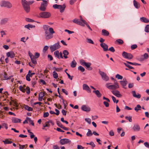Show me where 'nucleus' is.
<instances>
[{"mask_svg":"<svg viewBox=\"0 0 149 149\" xmlns=\"http://www.w3.org/2000/svg\"><path fill=\"white\" fill-rule=\"evenodd\" d=\"M47 5V2L46 0H43L39 8V9L41 11H45L46 10Z\"/></svg>","mask_w":149,"mask_h":149,"instance_id":"39448f33","label":"nucleus"},{"mask_svg":"<svg viewBox=\"0 0 149 149\" xmlns=\"http://www.w3.org/2000/svg\"><path fill=\"white\" fill-rule=\"evenodd\" d=\"M93 93H95L97 96L98 97H100L102 95V94L100 93V91L98 90L93 91Z\"/></svg>","mask_w":149,"mask_h":149,"instance_id":"a878e982","label":"nucleus"},{"mask_svg":"<svg viewBox=\"0 0 149 149\" xmlns=\"http://www.w3.org/2000/svg\"><path fill=\"white\" fill-rule=\"evenodd\" d=\"M39 17L42 18H48L51 17V13L49 12L44 11L41 12L39 14Z\"/></svg>","mask_w":149,"mask_h":149,"instance_id":"7ed1b4c3","label":"nucleus"},{"mask_svg":"<svg viewBox=\"0 0 149 149\" xmlns=\"http://www.w3.org/2000/svg\"><path fill=\"white\" fill-rule=\"evenodd\" d=\"M45 92L44 91L43 92H40L39 95V96L43 97H44L45 95Z\"/></svg>","mask_w":149,"mask_h":149,"instance_id":"8fccbe9b","label":"nucleus"},{"mask_svg":"<svg viewBox=\"0 0 149 149\" xmlns=\"http://www.w3.org/2000/svg\"><path fill=\"white\" fill-rule=\"evenodd\" d=\"M21 120L20 119L13 118L12 119V122L13 123H17L20 122Z\"/></svg>","mask_w":149,"mask_h":149,"instance_id":"c85d7f7f","label":"nucleus"},{"mask_svg":"<svg viewBox=\"0 0 149 149\" xmlns=\"http://www.w3.org/2000/svg\"><path fill=\"white\" fill-rule=\"evenodd\" d=\"M59 6L58 9H60L61 13H63L64 12L65 8V4H63L62 6L61 5H60Z\"/></svg>","mask_w":149,"mask_h":149,"instance_id":"4be33fe9","label":"nucleus"},{"mask_svg":"<svg viewBox=\"0 0 149 149\" xmlns=\"http://www.w3.org/2000/svg\"><path fill=\"white\" fill-rule=\"evenodd\" d=\"M2 142L4 143L5 144H11L13 143L12 141L9 140L8 139H6L5 140H3Z\"/></svg>","mask_w":149,"mask_h":149,"instance_id":"7c9ffc66","label":"nucleus"},{"mask_svg":"<svg viewBox=\"0 0 149 149\" xmlns=\"http://www.w3.org/2000/svg\"><path fill=\"white\" fill-rule=\"evenodd\" d=\"M85 120L89 124H90L91 122V120L89 118H86L85 119Z\"/></svg>","mask_w":149,"mask_h":149,"instance_id":"e2e57ef3","label":"nucleus"},{"mask_svg":"<svg viewBox=\"0 0 149 149\" xmlns=\"http://www.w3.org/2000/svg\"><path fill=\"white\" fill-rule=\"evenodd\" d=\"M78 70H80L81 72H83L85 71L84 68L81 66H79L78 68Z\"/></svg>","mask_w":149,"mask_h":149,"instance_id":"58836bf2","label":"nucleus"},{"mask_svg":"<svg viewBox=\"0 0 149 149\" xmlns=\"http://www.w3.org/2000/svg\"><path fill=\"white\" fill-rule=\"evenodd\" d=\"M12 77V76H10L9 77H8L7 74L6 73V72H4L3 75V77L4 78V80H8L10 79H11V78Z\"/></svg>","mask_w":149,"mask_h":149,"instance_id":"393cba45","label":"nucleus"},{"mask_svg":"<svg viewBox=\"0 0 149 149\" xmlns=\"http://www.w3.org/2000/svg\"><path fill=\"white\" fill-rule=\"evenodd\" d=\"M77 65V63L74 60H73L72 61V63H71L70 66L72 68H74Z\"/></svg>","mask_w":149,"mask_h":149,"instance_id":"2f4dec72","label":"nucleus"},{"mask_svg":"<svg viewBox=\"0 0 149 149\" xmlns=\"http://www.w3.org/2000/svg\"><path fill=\"white\" fill-rule=\"evenodd\" d=\"M133 129L134 131H139L140 129V128L138 125H135L134 126Z\"/></svg>","mask_w":149,"mask_h":149,"instance_id":"bb28decb","label":"nucleus"},{"mask_svg":"<svg viewBox=\"0 0 149 149\" xmlns=\"http://www.w3.org/2000/svg\"><path fill=\"white\" fill-rule=\"evenodd\" d=\"M140 19L141 22H143L148 23L149 22V19L145 17H141Z\"/></svg>","mask_w":149,"mask_h":149,"instance_id":"cd10ccee","label":"nucleus"},{"mask_svg":"<svg viewBox=\"0 0 149 149\" xmlns=\"http://www.w3.org/2000/svg\"><path fill=\"white\" fill-rule=\"evenodd\" d=\"M83 89L88 91V93H91V89L86 84H84L83 85Z\"/></svg>","mask_w":149,"mask_h":149,"instance_id":"6ab92c4d","label":"nucleus"},{"mask_svg":"<svg viewBox=\"0 0 149 149\" xmlns=\"http://www.w3.org/2000/svg\"><path fill=\"white\" fill-rule=\"evenodd\" d=\"M116 78H117L118 79H121L123 78V77L122 76L118 74L116 75Z\"/></svg>","mask_w":149,"mask_h":149,"instance_id":"603ef678","label":"nucleus"},{"mask_svg":"<svg viewBox=\"0 0 149 149\" xmlns=\"http://www.w3.org/2000/svg\"><path fill=\"white\" fill-rule=\"evenodd\" d=\"M56 123L58 127H61L62 128L63 126L62 124L59 121H57Z\"/></svg>","mask_w":149,"mask_h":149,"instance_id":"c03bdc74","label":"nucleus"},{"mask_svg":"<svg viewBox=\"0 0 149 149\" xmlns=\"http://www.w3.org/2000/svg\"><path fill=\"white\" fill-rule=\"evenodd\" d=\"M93 134V133L91 130L90 129H88V132L86 134V135L88 136H91Z\"/></svg>","mask_w":149,"mask_h":149,"instance_id":"4c0bfd02","label":"nucleus"},{"mask_svg":"<svg viewBox=\"0 0 149 149\" xmlns=\"http://www.w3.org/2000/svg\"><path fill=\"white\" fill-rule=\"evenodd\" d=\"M145 31L146 32H149V25H147L146 26L145 29Z\"/></svg>","mask_w":149,"mask_h":149,"instance_id":"a18cd8bd","label":"nucleus"},{"mask_svg":"<svg viewBox=\"0 0 149 149\" xmlns=\"http://www.w3.org/2000/svg\"><path fill=\"white\" fill-rule=\"evenodd\" d=\"M54 54L55 56L56 57H57L58 59H59V51L58 50H57L54 52Z\"/></svg>","mask_w":149,"mask_h":149,"instance_id":"c9c22d12","label":"nucleus"},{"mask_svg":"<svg viewBox=\"0 0 149 149\" xmlns=\"http://www.w3.org/2000/svg\"><path fill=\"white\" fill-rule=\"evenodd\" d=\"M8 21V18H4L1 19L0 22V24L1 25H4L7 23Z\"/></svg>","mask_w":149,"mask_h":149,"instance_id":"aec40b11","label":"nucleus"},{"mask_svg":"<svg viewBox=\"0 0 149 149\" xmlns=\"http://www.w3.org/2000/svg\"><path fill=\"white\" fill-rule=\"evenodd\" d=\"M24 27L25 28L30 29V28H35V25H32L29 24L27 25H25Z\"/></svg>","mask_w":149,"mask_h":149,"instance_id":"473e14b6","label":"nucleus"},{"mask_svg":"<svg viewBox=\"0 0 149 149\" xmlns=\"http://www.w3.org/2000/svg\"><path fill=\"white\" fill-rule=\"evenodd\" d=\"M81 109L82 110L85 111H89L91 110L90 108L86 105H84L82 106Z\"/></svg>","mask_w":149,"mask_h":149,"instance_id":"dca6fc26","label":"nucleus"},{"mask_svg":"<svg viewBox=\"0 0 149 149\" xmlns=\"http://www.w3.org/2000/svg\"><path fill=\"white\" fill-rule=\"evenodd\" d=\"M108 50L112 52H113L115 51V50L113 47H110L109 49Z\"/></svg>","mask_w":149,"mask_h":149,"instance_id":"0e129e2a","label":"nucleus"},{"mask_svg":"<svg viewBox=\"0 0 149 149\" xmlns=\"http://www.w3.org/2000/svg\"><path fill=\"white\" fill-rule=\"evenodd\" d=\"M123 56L125 58L131 59L133 58V56L130 53H128L123 52L122 54Z\"/></svg>","mask_w":149,"mask_h":149,"instance_id":"6e6552de","label":"nucleus"},{"mask_svg":"<svg viewBox=\"0 0 149 149\" xmlns=\"http://www.w3.org/2000/svg\"><path fill=\"white\" fill-rule=\"evenodd\" d=\"M125 118L127 120H128L130 122H132V121L131 116H130L129 117L126 116Z\"/></svg>","mask_w":149,"mask_h":149,"instance_id":"4d7b16f0","label":"nucleus"},{"mask_svg":"<svg viewBox=\"0 0 149 149\" xmlns=\"http://www.w3.org/2000/svg\"><path fill=\"white\" fill-rule=\"evenodd\" d=\"M144 145L147 148H149V143L148 142H145L144 143Z\"/></svg>","mask_w":149,"mask_h":149,"instance_id":"774afa93","label":"nucleus"},{"mask_svg":"<svg viewBox=\"0 0 149 149\" xmlns=\"http://www.w3.org/2000/svg\"><path fill=\"white\" fill-rule=\"evenodd\" d=\"M26 93L27 94H29L30 93V88L28 86H27L26 88Z\"/></svg>","mask_w":149,"mask_h":149,"instance_id":"09e8293b","label":"nucleus"},{"mask_svg":"<svg viewBox=\"0 0 149 149\" xmlns=\"http://www.w3.org/2000/svg\"><path fill=\"white\" fill-rule=\"evenodd\" d=\"M111 92L114 95L118 97H120L122 96V95L120 94V92L118 90H112Z\"/></svg>","mask_w":149,"mask_h":149,"instance_id":"9b49d317","label":"nucleus"},{"mask_svg":"<svg viewBox=\"0 0 149 149\" xmlns=\"http://www.w3.org/2000/svg\"><path fill=\"white\" fill-rule=\"evenodd\" d=\"M86 144L87 145H90L92 147V148H93L95 146V145L94 144V143L92 142L91 141L90 143H86Z\"/></svg>","mask_w":149,"mask_h":149,"instance_id":"79ce46f5","label":"nucleus"},{"mask_svg":"<svg viewBox=\"0 0 149 149\" xmlns=\"http://www.w3.org/2000/svg\"><path fill=\"white\" fill-rule=\"evenodd\" d=\"M24 107L25 109L29 111H32L33 109L32 108L29 107L27 105H24Z\"/></svg>","mask_w":149,"mask_h":149,"instance_id":"c756f323","label":"nucleus"},{"mask_svg":"<svg viewBox=\"0 0 149 149\" xmlns=\"http://www.w3.org/2000/svg\"><path fill=\"white\" fill-rule=\"evenodd\" d=\"M112 100L114 103L116 102V103H117L119 101L118 100H116V98L112 96Z\"/></svg>","mask_w":149,"mask_h":149,"instance_id":"864d4df0","label":"nucleus"},{"mask_svg":"<svg viewBox=\"0 0 149 149\" xmlns=\"http://www.w3.org/2000/svg\"><path fill=\"white\" fill-rule=\"evenodd\" d=\"M62 91L63 93H65L66 95H67L68 94V91H66V90L64 89H62Z\"/></svg>","mask_w":149,"mask_h":149,"instance_id":"69168bd1","label":"nucleus"},{"mask_svg":"<svg viewBox=\"0 0 149 149\" xmlns=\"http://www.w3.org/2000/svg\"><path fill=\"white\" fill-rule=\"evenodd\" d=\"M80 63L82 65L85 66L88 70H91L92 69V67H90V66L91 65V63H90L86 62L84 60H81L80 61Z\"/></svg>","mask_w":149,"mask_h":149,"instance_id":"20e7f679","label":"nucleus"},{"mask_svg":"<svg viewBox=\"0 0 149 149\" xmlns=\"http://www.w3.org/2000/svg\"><path fill=\"white\" fill-rule=\"evenodd\" d=\"M120 84L123 86V88H126L125 87L127 83V81L126 80V79L125 78H124L123 81H120Z\"/></svg>","mask_w":149,"mask_h":149,"instance_id":"4468645a","label":"nucleus"},{"mask_svg":"<svg viewBox=\"0 0 149 149\" xmlns=\"http://www.w3.org/2000/svg\"><path fill=\"white\" fill-rule=\"evenodd\" d=\"M1 7H7L8 8H10L12 6V4L9 2L4 1L1 3Z\"/></svg>","mask_w":149,"mask_h":149,"instance_id":"423d86ee","label":"nucleus"},{"mask_svg":"<svg viewBox=\"0 0 149 149\" xmlns=\"http://www.w3.org/2000/svg\"><path fill=\"white\" fill-rule=\"evenodd\" d=\"M100 46L103 48L104 51L106 52L108 50V46L105 43H101L100 44Z\"/></svg>","mask_w":149,"mask_h":149,"instance_id":"f8f14e48","label":"nucleus"},{"mask_svg":"<svg viewBox=\"0 0 149 149\" xmlns=\"http://www.w3.org/2000/svg\"><path fill=\"white\" fill-rule=\"evenodd\" d=\"M19 149H23L24 148H26L27 147V144L25 145H21L20 144H19Z\"/></svg>","mask_w":149,"mask_h":149,"instance_id":"f704fd0d","label":"nucleus"},{"mask_svg":"<svg viewBox=\"0 0 149 149\" xmlns=\"http://www.w3.org/2000/svg\"><path fill=\"white\" fill-rule=\"evenodd\" d=\"M116 41L117 42L119 45H122L123 43V41L121 39H118L116 40Z\"/></svg>","mask_w":149,"mask_h":149,"instance_id":"37998d69","label":"nucleus"},{"mask_svg":"<svg viewBox=\"0 0 149 149\" xmlns=\"http://www.w3.org/2000/svg\"><path fill=\"white\" fill-rule=\"evenodd\" d=\"M71 141L68 139H61L60 141V143L62 145L67 144L68 143L70 142Z\"/></svg>","mask_w":149,"mask_h":149,"instance_id":"9d476101","label":"nucleus"},{"mask_svg":"<svg viewBox=\"0 0 149 149\" xmlns=\"http://www.w3.org/2000/svg\"><path fill=\"white\" fill-rule=\"evenodd\" d=\"M133 2L134 6L136 8L138 9L140 8V5L136 1L134 0Z\"/></svg>","mask_w":149,"mask_h":149,"instance_id":"5701e85b","label":"nucleus"},{"mask_svg":"<svg viewBox=\"0 0 149 149\" xmlns=\"http://www.w3.org/2000/svg\"><path fill=\"white\" fill-rule=\"evenodd\" d=\"M40 56V54L39 53L36 52L35 53V56H34L35 58H37L39 57Z\"/></svg>","mask_w":149,"mask_h":149,"instance_id":"338daca9","label":"nucleus"},{"mask_svg":"<svg viewBox=\"0 0 149 149\" xmlns=\"http://www.w3.org/2000/svg\"><path fill=\"white\" fill-rule=\"evenodd\" d=\"M26 119L33 126H34V123L32 120L28 117H27Z\"/></svg>","mask_w":149,"mask_h":149,"instance_id":"49530a36","label":"nucleus"},{"mask_svg":"<svg viewBox=\"0 0 149 149\" xmlns=\"http://www.w3.org/2000/svg\"><path fill=\"white\" fill-rule=\"evenodd\" d=\"M124 64L126 66H127V67H128V68H129V69H134V68L132 67V66L128 65V64H127V63H124Z\"/></svg>","mask_w":149,"mask_h":149,"instance_id":"5fc2aeb1","label":"nucleus"},{"mask_svg":"<svg viewBox=\"0 0 149 149\" xmlns=\"http://www.w3.org/2000/svg\"><path fill=\"white\" fill-rule=\"evenodd\" d=\"M34 2V1H27L25 0H22V4L24 10L27 13H29L30 10V5L32 4Z\"/></svg>","mask_w":149,"mask_h":149,"instance_id":"f03ea898","label":"nucleus"},{"mask_svg":"<svg viewBox=\"0 0 149 149\" xmlns=\"http://www.w3.org/2000/svg\"><path fill=\"white\" fill-rule=\"evenodd\" d=\"M115 85H110L109 89L113 90L118 88L119 86L118 84L117 83H115Z\"/></svg>","mask_w":149,"mask_h":149,"instance_id":"412c9836","label":"nucleus"},{"mask_svg":"<svg viewBox=\"0 0 149 149\" xmlns=\"http://www.w3.org/2000/svg\"><path fill=\"white\" fill-rule=\"evenodd\" d=\"M63 54L64 55L67 56L69 54V52L67 50H64L63 52Z\"/></svg>","mask_w":149,"mask_h":149,"instance_id":"13d9d810","label":"nucleus"},{"mask_svg":"<svg viewBox=\"0 0 149 149\" xmlns=\"http://www.w3.org/2000/svg\"><path fill=\"white\" fill-rule=\"evenodd\" d=\"M61 47V46L59 44V42H58L57 43H56L50 47V49L52 52L58 49Z\"/></svg>","mask_w":149,"mask_h":149,"instance_id":"0eeeda50","label":"nucleus"},{"mask_svg":"<svg viewBox=\"0 0 149 149\" xmlns=\"http://www.w3.org/2000/svg\"><path fill=\"white\" fill-rule=\"evenodd\" d=\"M43 28L45 31V36L46 39L49 40L52 38L53 37V34L55 33L53 29L46 25L43 26Z\"/></svg>","mask_w":149,"mask_h":149,"instance_id":"f257e3e1","label":"nucleus"},{"mask_svg":"<svg viewBox=\"0 0 149 149\" xmlns=\"http://www.w3.org/2000/svg\"><path fill=\"white\" fill-rule=\"evenodd\" d=\"M132 93L133 96L134 97L137 98L138 99H139L141 97V95L139 94L138 93V94L137 95L136 94V92L135 91H132Z\"/></svg>","mask_w":149,"mask_h":149,"instance_id":"b1692460","label":"nucleus"},{"mask_svg":"<svg viewBox=\"0 0 149 149\" xmlns=\"http://www.w3.org/2000/svg\"><path fill=\"white\" fill-rule=\"evenodd\" d=\"M49 115V113L48 112H44L43 114V117L44 118L47 117Z\"/></svg>","mask_w":149,"mask_h":149,"instance_id":"bf43d9fd","label":"nucleus"},{"mask_svg":"<svg viewBox=\"0 0 149 149\" xmlns=\"http://www.w3.org/2000/svg\"><path fill=\"white\" fill-rule=\"evenodd\" d=\"M101 34L104 36H108L109 35V32L105 29H102V31Z\"/></svg>","mask_w":149,"mask_h":149,"instance_id":"f3484780","label":"nucleus"},{"mask_svg":"<svg viewBox=\"0 0 149 149\" xmlns=\"http://www.w3.org/2000/svg\"><path fill=\"white\" fill-rule=\"evenodd\" d=\"M141 107L138 104L134 108V110L137 112L139 110H141Z\"/></svg>","mask_w":149,"mask_h":149,"instance_id":"72a5a7b5","label":"nucleus"},{"mask_svg":"<svg viewBox=\"0 0 149 149\" xmlns=\"http://www.w3.org/2000/svg\"><path fill=\"white\" fill-rule=\"evenodd\" d=\"M45 125H43V127H49L50 126V125L48 121L46 122L45 123Z\"/></svg>","mask_w":149,"mask_h":149,"instance_id":"3c124183","label":"nucleus"},{"mask_svg":"<svg viewBox=\"0 0 149 149\" xmlns=\"http://www.w3.org/2000/svg\"><path fill=\"white\" fill-rule=\"evenodd\" d=\"M48 49V47L47 46H45L43 49V52H46V51H47Z\"/></svg>","mask_w":149,"mask_h":149,"instance_id":"052dcab7","label":"nucleus"},{"mask_svg":"<svg viewBox=\"0 0 149 149\" xmlns=\"http://www.w3.org/2000/svg\"><path fill=\"white\" fill-rule=\"evenodd\" d=\"M60 5H57V4H55L53 6V7L54 9H59V7L60 6Z\"/></svg>","mask_w":149,"mask_h":149,"instance_id":"6e6d98bb","label":"nucleus"},{"mask_svg":"<svg viewBox=\"0 0 149 149\" xmlns=\"http://www.w3.org/2000/svg\"><path fill=\"white\" fill-rule=\"evenodd\" d=\"M72 22L75 24H79L81 26H84L85 25L84 24V23H83L82 22H81V21H79L78 19H75L73 20Z\"/></svg>","mask_w":149,"mask_h":149,"instance_id":"ddd939ff","label":"nucleus"},{"mask_svg":"<svg viewBox=\"0 0 149 149\" xmlns=\"http://www.w3.org/2000/svg\"><path fill=\"white\" fill-rule=\"evenodd\" d=\"M19 90L23 93H25L26 91V88H23V87L22 86H20L19 87Z\"/></svg>","mask_w":149,"mask_h":149,"instance_id":"a19ab883","label":"nucleus"},{"mask_svg":"<svg viewBox=\"0 0 149 149\" xmlns=\"http://www.w3.org/2000/svg\"><path fill=\"white\" fill-rule=\"evenodd\" d=\"M53 75L54 78L56 79L57 78L58 76V74L55 71H54L53 72Z\"/></svg>","mask_w":149,"mask_h":149,"instance_id":"ea45409f","label":"nucleus"},{"mask_svg":"<svg viewBox=\"0 0 149 149\" xmlns=\"http://www.w3.org/2000/svg\"><path fill=\"white\" fill-rule=\"evenodd\" d=\"M143 56L144 58H141L140 59V61H143L144 59H147L148 57V56L147 54V53H145L144 55Z\"/></svg>","mask_w":149,"mask_h":149,"instance_id":"e433bc0d","label":"nucleus"},{"mask_svg":"<svg viewBox=\"0 0 149 149\" xmlns=\"http://www.w3.org/2000/svg\"><path fill=\"white\" fill-rule=\"evenodd\" d=\"M6 55L8 57H10L11 58H13L15 57V54L14 52L12 51L7 52Z\"/></svg>","mask_w":149,"mask_h":149,"instance_id":"2eb2a0df","label":"nucleus"},{"mask_svg":"<svg viewBox=\"0 0 149 149\" xmlns=\"http://www.w3.org/2000/svg\"><path fill=\"white\" fill-rule=\"evenodd\" d=\"M137 47V45L136 44L133 45L131 46V49L133 50L136 48Z\"/></svg>","mask_w":149,"mask_h":149,"instance_id":"680f3d73","label":"nucleus"},{"mask_svg":"<svg viewBox=\"0 0 149 149\" xmlns=\"http://www.w3.org/2000/svg\"><path fill=\"white\" fill-rule=\"evenodd\" d=\"M99 72L100 74L101 75L102 79L104 81H107L109 80V77L107 76L106 74L104 72L100 71Z\"/></svg>","mask_w":149,"mask_h":149,"instance_id":"1a4fd4ad","label":"nucleus"},{"mask_svg":"<svg viewBox=\"0 0 149 149\" xmlns=\"http://www.w3.org/2000/svg\"><path fill=\"white\" fill-rule=\"evenodd\" d=\"M26 20L27 22H34V21L33 20V19H31L28 18H26Z\"/></svg>","mask_w":149,"mask_h":149,"instance_id":"de8ad7c7","label":"nucleus"},{"mask_svg":"<svg viewBox=\"0 0 149 149\" xmlns=\"http://www.w3.org/2000/svg\"><path fill=\"white\" fill-rule=\"evenodd\" d=\"M32 62L34 64H36L37 62L36 58H35L34 56L32 55H29Z\"/></svg>","mask_w":149,"mask_h":149,"instance_id":"a211bd4d","label":"nucleus"}]
</instances>
